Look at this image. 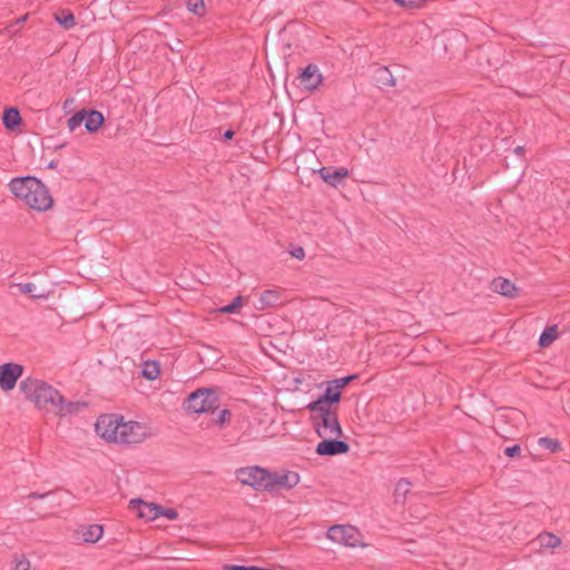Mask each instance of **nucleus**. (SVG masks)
<instances>
[{"label": "nucleus", "mask_w": 570, "mask_h": 570, "mask_svg": "<svg viewBox=\"0 0 570 570\" xmlns=\"http://www.w3.org/2000/svg\"><path fill=\"white\" fill-rule=\"evenodd\" d=\"M160 374L159 363L156 361H146L142 364L141 375L149 380H156Z\"/></svg>", "instance_id": "nucleus-22"}, {"label": "nucleus", "mask_w": 570, "mask_h": 570, "mask_svg": "<svg viewBox=\"0 0 570 570\" xmlns=\"http://www.w3.org/2000/svg\"><path fill=\"white\" fill-rule=\"evenodd\" d=\"M55 19L65 29H71L76 24L75 16L68 9L60 10L58 13H56Z\"/></svg>", "instance_id": "nucleus-23"}, {"label": "nucleus", "mask_w": 570, "mask_h": 570, "mask_svg": "<svg viewBox=\"0 0 570 570\" xmlns=\"http://www.w3.org/2000/svg\"><path fill=\"white\" fill-rule=\"evenodd\" d=\"M504 454L509 458L519 456L521 454L520 445L515 444L504 449Z\"/></svg>", "instance_id": "nucleus-38"}, {"label": "nucleus", "mask_w": 570, "mask_h": 570, "mask_svg": "<svg viewBox=\"0 0 570 570\" xmlns=\"http://www.w3.org/2000/svg\"><path fill=\"white\" fill-rule=\"evenodd\" d=\"M2 121L6 128L13 130L21 122V116L16 108H8L3 112Z\"/></svg>", "instance_id": "nucleus-20"}, {"label": "nucleus", "mask_w": 570, "mask_h": 570, "mask_svg": "<svg viewBox=\"0 0 570 570\" xmlns=\"http://www.w3.org/2000/svg\"><path fill=\"white\" fill-rule=\"evenodd\" d=\"M233 135H234V132H233L232 130H227V131H225V134H224V138H225V139H230V138L233 137Z\"/></svg>", "instance_id": "nucleus-42"}, {"label": "nucleus", "mask_w": 570, "mask_h": 570, "mask_svg": "<svg viewBox=\"0 0 570 570\" xmlns=\"http://www.w3.org/2000/svg\"><path fill=\"white\" fill-rule=\"evenodd\" d=\"M311 412V421L317 435L322 439L340 438L343 434L337 409H324L307 405Z\"/></svg>", "instance_id": "nucleus-3"}, {"label": "nucleus", "mask_w": 570, "mask_h": 570, "mask_svg": "<svg viewBox=\"0 0 570 570\" xmlns=\"http://www.w3.org/2000/svg\"><path fill=\"white\" fill-rule=\"evenodd\" d=\"M301 85L309 90L313 91L318 88L323 80V76L320 72V69L315 65H308L305 67L301 75H299Z\"/></svg>", "instance_id": "nucleus-13"}, {"label": "nucleus", "mask_w": 570, "mask_h": 570, "mask_svg": "<svg viewBox=\"0 0 570 570\" xmlns=\"http://www.w3.org/2000/svg\"><path fill=\"white\" fill-rule=\"evenodd\" d=\"M102 527L99 524H91L82 532V538L86 542H97L102 535Z\"/></svg>", "instance_id": "nucleus-25"}, {"label": "nucleus", "mask_w": 570, "mask_h": 570, "mask_svg": "<svg viewBox=\"0 0 570 570\" xmlns=\"http://www.w3.org/2000/svg\"><path fill=\"white\" fill-rule=\"evenodd\" d=\"M19 387L24 396L41 410H55L57 402L60 401V393L55 387L35 377L22 380Z\"/></svg>", "instance_id": "nucleus-2"}, {"label": "nucleus", "mask_w": 570, "mask_h": 570, "mask_svg": "<svg viewBox=\"0 0 570 570\" xmlns=\"http://www.w3.org/2000/svg\"><path fill=\"white\" fill-rule=\"evenodd\" d=\"M350 446L346 442L338 440V438L323 439L316 445V453L318 455H337L348 452Z\"/></svg>", "instance_id": "nucleus-12"}, {"label": "nucleus", "mask_w": 570, "mask_h": 570, "mask_svg": "<svg viewBox=\"0 0 570 570\" xmlns=\"http://www.w3.org/2000/svg\"><path fill=\"white\" fill-rule=\"evenodd\" d=\"M87 407L85 402H67L60 394V401L57 402L55 412L60 416L75 415Z\"/></svg>", "instance_id": "nucleus-15"}, {"label": "nucleus", "mask_w": 570, "mask_h": 570, "mask_svg": "<svg viewBox=\"0 0 570 570\" xmlns=\"http://www.w3.org/2000/svg\"><path fill=\"white\" fill-rule=\"evenodd\" d=\"M327 538L336 543L346 547H357L361 544V534L352 525H334L327 531Z\"/></svg>", "instance_id": "nucleus-9"}, {"label": "nucleus", "mask_w": 570, "mask_h": 570, "mask_svg": "<svg viewBox=\"0 0 570 570\" xmlns=\"http://www.w3.org/2000/svg\"><path fill=\"white\" fill-rule=\"evenodd\" d=\"M187 9L198 17H203L206 13L204 0H188Z\"/></svg>", "instance_id": "nucleus-30"}, {"label": "nucleus", "mask_w": 570, "mask_h": 570, "mask_svg": "<svg viewBox=\"0 0 570 570\" xmlns=\"http://www.w3.org/2000/svg\"><path fill=\"white\" fill-rule=\"evenodd\" d=\"M9 189L16 198L37 212H46L53 205V198L45 184L36 177H17L10 180Z\"/></svg>", "instance_id": "nucleus-1"}, {"label": "nucleus", "mask_w": 570, "mask_h": 570, "mask_svg": "<svg viewBox=\"0 0 570 570\" xmlns=\"http://www.w3.org/2000/svg\"><path fill=\"white\" fill-rule=\"evenodd\" d=\"M83 122L87 131L96 132L104 124V116L97 110H83Z\"/></svg>", "instance_id": "nucleus-17"}, {"label": "nucleus", "mask_w": 570, "mask_h": 570, "mask_svg": "<svg viewBox=\"0 0 570 570\" xmlns=\"http://www.w3.org/2000/svg\"><path fill=\"white\" fill-rule=\"evenodd\" d=\"M20 293L28 294L31 297L35 298H47L48 293L45 291H38L37 286L33 283H26V284H17L16 285Z\"/></svg>", "instance_id": "nucleus-24"}, {"label": "nucleus", "mask_w": 570, "mask_h": 570, "mask_svg": "<svg viewBox=\"0 0 570 570\" xmlns=\"http://www.w3.org/2000/svg\"><path fill=\"white\" fill-rule=\"evenodd\" d=\"M22 373L23 366L18 363L0 365V389L4 392L13 390Z\"/></svg>", "instance_id": "nucleus-10"}, {"label": "nucleus", "mask_w": 570, "mask_h": 570, "mask_svg": "<svg viewBox=\"0 0 570 570\" xmlns=\"http://www.w3.org/2000/svg\"><path fill=\"white\" fill-rule=\"evenodd\" d=\"M523 150H524V148H523L522 146H518V147L514 149L515 154H518V155H521V154L523 153Z\"/></svg>", "instance_id": "nucleus-43"}, {"label": "nucleus", "mask_w": 570, "mask_h": 570, "mask_svg": "<svg viewBox=\"0 0 570 570\" xmlns=\"http://www.w3.org/2000/svg\"><path fill=\"white\" fill-rule=\"evenodd\" d=\"M122 416L118 414H102L95 424L96 433L107 442L117 443Z\"/></svg>", "instance_id": "nucleus-7"}, {"label": "nucleus", "mask_w": 570, "mask_h": 570, "mask_svg": "<svg viewBox=\"0 0 570 570\" xmlns=\"http://www.w3.org/2000/svg\"><path fill=\"white\" fill-rule=\"evenodd\" d=\"M558 337L557 326L547 327L539 337V344L542 347L549 346Z\"/></svg>", "instance_id": "nucleus-26"}, {"label": "nucleus", "mask_w": 570, "mask_h": 570, "mask_svg": "<svg viewBox=\"0 0 570 570\" xmlns=\"http://www.w3.org/2000/svg\"><path fill=\"white\" fill-rule=\"evenodd\" d=\"M377 80L382 86H395V79L386 67H382L377 70Z\"/></svg>", "instance_id": "nucleus-29"}, {"label": "nucleus", "mask_w": 570, "mask_h": 570, "mask_svg": "<svg viewBox=\"0 0 570 570\" xmlns=\"http://www.w3.org/2000/svg\"><path fill=\"white\" fill-rule=\"evenodd\" d=\"M13 570H30V561L26 558L16 560Z\"/></svg>", "instance_id": "nucleus-39"}, {"label": "nucleus", "mask_w": 570, "mask_h": 570, "mask_svg": "<svg viewBox=\"0 0 570 570\" xmlns=\"http://www.w3.org/2000/svg\"><path fill=\"white\" fill-rule=\"evenodd\" d=\"M411 489V483L403 479V480H400L397 483H396V487H395V495L397 499H405L406 494L409 493Z\"/></svg>", "instance_id": "nucleus-31"}, {"label": "nucleus", "mask_w": 570, "mask_h": 570, "mask_svg": "<svg viewBox=\"0 0 570 570\" xmlns=\"http://www.w3.org/2000/svg\"><path fill=\"white\" fill-rule=\"evenodd\" d=\"M83 122V110L76 112L67 121V127L70 131H75Z\"/></svg>", "instance_id": "nucleus-32"}, {"label": "nucleus", "mask_w": 570, "mask_h": 570, "mask_svg": "<svg viewBox=\"0 0 570 570\" xmlns=\"http://www.w3.org/2000/svg\"><path fill=\"white\" fill-rule=\"evenodd\" d=\"M356 377V375H348V376H345V377H341V379H336V380H333L332 381V384H334L335 386H337V389L342 392V390L351 382L353 381L354 379Z\"/></svg>", "instance_id": "nucleus-35"}, {"label": "nucleus", "mask_w": 570, "mask_h": 570, "mask_svg": "<svg viewBox=\"0 0 570 570\" xmlns=\"http://www.w3.org/2000/svg\"><path fill=\"white\" fill-rule=\"evenodd\" d=\"M320 175L324 181L328 183L332 186H336L348 176V170L343 167L336 169L323 167L320 170Z\"/></svg>", "instance_id": "nucleus-16"}, {"label": "nucleus", "mask_w": 570, "mask_h": 570, "mask_svg": "<svg viewBox=\"0 0 570 570\" xmlns=\"http://www.w3.org/2000/svg\"><path fill=\"white\" fill-rule=\"evenodd\" d=\"M225 570H269L265 568H259L255 566L246 567V566H236V564H226L224 567Z\"/></svg>", "instance_id": "nucleus-37"}, {"label": "nucleus", "mask_w": 570, "mask_h": 570, "mask_svg": "<svg viewBox=\"0 0 570 570\" xmlns=\"http://www.w3.org/2000/svg\"><path fill=\"white\" fill-rule=\"evenodd\" d=\"M242 299V296H236L230 304L220 307L219 312L227 314L235 313L240 307Z\"/></svg>", "instance_id": "nucleus-33"}, {"label": "nucleus", "mask_w": 570, "mask_h": 570, "mask_svg": "<svg viewBox=\"0 0 570 570\" xmlns=\"http://www.w3.org/2000/svg\"><path fill=\"white\" fill-rule=\"evenodd\" d=\"M268 470L258 465L239 468L235 471L236 480L256 491H266Z\"/></svg>", "instance_id": "nucleus-6"}, {"label": "nucleus", "mask_w": 570, "mask_h": 570, "mask_svg": "<svg viewBox=\"0 0 570 570\" xmlns=\"http://www.w3.org/2000/svg\"><path fill=\"white\" fill-rule=\"evenodd\" d=\"M540 548H557L561 544L560 538L550 532L540 533L535 540Z\"/></svg>", "instance_id": "nucleus-21"}, {"label": "nucleus", "mask_w": 570, "mask_h": 570, "mask_svg": "<svg viewBox=\"0 0 570 570\" xmlns=\"http://www.w3.org/2000/svg\"><path fill=\"white\" fill-rule=\"evenodd\" d=\"M150 436L149 428L137 421H124L121 419L118 441L119 444H137Z\"/></svg>", "instance_id": "nucleus-5"}, {"label": "nucleus", "mask_w": 570, "mask_h": 570, "mask_svg": "<svg viewBox=\"0 0 570 570\" xmlns=\"http://www.w3.org/2000/svg\"><path fill=\"white\" fill-rule=\"evenodd\" d=\"M341 391L332 384V381L328 382L325 393L320 396L316 401L311 402L309 405H314L317 407L324 409H336L334 404H337L341 401Z\"/></svg>", "instance_id": "nucleus-14"}, {"label": "nucleus", "mask_w": 570, "mask_h": 570, "mask_svg": "<svg viewBox=\"0 0 570 570\" xmlns=\"http://www.w3.org/2000/svg\"><path fill=\"white\" fill-rule=\"evenodd\" d=\"M492 288L494 292L510 298L515 297L518 293V288L514 286V284L505 278L494 279L492 282Z\"/></svg>", "instance_id": "nucleus-18"}, {"label": "nucleus", "mask_w": 570, "mask_h": 570, "mask_svg": "<svg viewBox=\"0 0 570 570\" xmlns=\"http://www.w3.org/2000/svg\"><path fill=\"white\" fill-rule=\"evenodd\" d=\"M129 509L136 512L138 518L154 521L158 518L159 504L145 502L141 499H132L129 501Z\"/></svg>", "instance_id": "nucleus-11"}, {"label": "nucleus", "mask_w": 570, "mask_h": 570, "mask_svg": "<svg viewBox=\"0 0 570 570\" xmlns=\"http://www.w3.org/2000/svg\"><path fill=\"white\" fill-rule=\"evenodd\" d=\"M218 397L213 390L200 389L189 394L186 400V409L189 412L202 414L217 409Z\"/></svg>", "instance_id": "nucleus-4"}, {"label": "nucleus", "mask_w": 570, "mask_h": 570, "mask_svg": "<svg viewBox=\"0 0 570 570\" xmlns=\"http://www.w3.org/2000/svg\"><path fill=\"white\" fill-rule=\"evenodd\" d=\"M291 255L299 261L304 259L305 250L303 247L298 246L291 250Z\"/></svg>", "instance_id": "nucleus-40"}, {"label": "nucleus", "mask_w": 570, "mask_h": 570, "mask_svg": "<svg viewBox=\"0 0 570 570\" xmlns=\"http://www.w3.org/2000/svg\"><path fill=\"white\" fill-rule=\"evenodd\" d=\"M423 1L424 0H394L395 3L406 8L420 7Z\"/></svg>", "instance_id": "nucleus-36"}, {"label": "nucleus", "mask_w": 570, "mask_h": 570, "mask_svg": "<svg viewBox=\"0 0 570 570\" xmlns=\"http://www.w3.org/2000/svg\"><path fill=\"white\" fill-rule=\"evenodd\" d=\"M538 444L551 453H557L561 450V444L557 439L542 436L538 440Z\"/></svg>", "instance_id": "nucleus-27"}, {"label": "nucleus", "mask_w": 570, "mask_h": 570, "mask_svg": "<svg viewBox=\"0 0 570 570\" xmlns=\"http://www.w3.org/2000/svg\"><path fill=\"white\" fill-rule=\"evenodd\" d=\"M72 102H73V99H72V98H71V99H67V100L65 101L63 107H65V108H67V106H70Z\"/></svg>", "instance_id": "nucleus-44"}, {"label": "nucleus", "mask_w": 570, "mask_h": 570, "mask_svg": "<svg viewBox=\"0 0 570 570\" xmlns=\"http://www.w3.org/2000/svg\"><path fill=\"white\" fill-rule=\"evenodd\" d=\"M47 494H38V493H31L29 497L30 498H33V499H42L45 498Z\"/></svg>", "instance_id": "nucleus-41"}, {"label": "nucleus", "mask_w": 570, "mask_h": 570, "mask_svg": "<svg viewBox=\"0 0 570 570\" xmlns=\"http://www.w3.org/2000/svg\"><path fill=\"white\" fill-rule=\"evenodd\" d=\"M232 412L227 409L218 411L217 415L212 419L210 424L217 425L220 429L230 422Z\"/></svg>", "instance_id": "nucleus-28"}, {"label": "nucleus", "mask_w": 570, "mask_h": 570, "mask_svg": "<svg viewBox=\"0 0 570 570\" xmlns=\"http://www.w3.org/2000/svg\"><path fill=\"white\" fill-rule=\"evenodd\" d=\"M281 302V291L278 289H266L259 296V306L258 308L264 309L267 307H273L279 304Z\"/></svg>", "instance_id": "nucleus-19"}, {"label": "nucleus", "mask_w": 570, "mask_h": 570, "mask_svg": "<svg viewBox=\"0 0 570 570\" xmlns=\"http://www.w3.org/2000/svg\"><path fill=\"white\" fill-rule=\"evenodd\" d=\"M159 517H165L168 520H176L178 518V513L174 509H166V508H163L161 505H159L158 518Z\"/></svg>", "instance_id": "nucleus-34"}, {"label": "nucleus", "mask_w": 570, "mask_h": 570, "mask_svg": "<svg viewBox=\"0 0 570 570\" xmlns=\"http://www.w3.org/2000/svg\"><path fill=\"white\" fill-rule=\"evenodd\" d=\"M299 474L295 471L282 470L273 472L268 470L266 491L291 490L299 483Z\"/></svg>", "instance_id": "nucleus-8"}]
</instances>
